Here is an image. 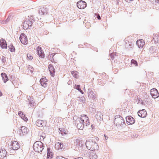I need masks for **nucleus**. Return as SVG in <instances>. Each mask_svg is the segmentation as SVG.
I'll return each instance as SVG.
<instances>
[{
    "mask_svg": "<svg viewBox=\"0 0 159 159\" xmlns=\"http://www.w3.org/2000/svg\"><path fill=\"white\" fill-rule=\"evenodd\" d=\"M75 121L79 129H82L84 125L87 126L90 124L89 117L85 114L80 115Z\"/></svg>",
    "mask_w": 159,
    "mask_h": 159,
    "instance_id": "f257e3e1",
    "label": "nucleus"
},
{
    "mask_svg": "<svg viewBox=\"0 0 159 159\" xmlns=\"http://www.w3.org/2000/svg\"><path fill=\"white\" fill-rule=\"evenodd\" d=\"M86 145L88 149L93 151L98 150L99 148L97 143L91 140L87 141L86 143Z\"/></svg>",
    "mask_w": 159,
    "mask_h": 159,
    "instance_id": "f03ea898",
    "label": "nucleus"
},
{
    "mask_svg": "<svg viewBox=\"0 0 159 159\" xmlns=\"http://www.w3.org/2000/svg\"><path fill=\"white\" fill-rule=\"evenodd\" d=\"M33 148L36 152H41L44 148L43 144L40 141H36L34 143Z\"/></svg>",
    "mask_w": 159,
    "mask_h": 159,
    "instance_id": "7ed1b4c3",
    "label": "nucleus"
},
{
    "mask_svg": "<svg viewBox=\"0 0 159 159\" xmlns=\"http://www.w3.org/2000/svg\"><path fill=\"white\" fill-rule=\"evenodd\" d=\"M114 122L115 124L118 126H121L125 124L124 120L119 115H116L115 116Z\"/></svg>",
    "mask_w": 159,
    "mask_h": 159,
    "instance_id": "20e7f679",
    "label": "nucleus"
},
{
    "mask_svg": "<svg viewBox=\"0 0 159 159\" xmlns=\"http://www.w3.org/2000/svg\"><path fill=\"white\" fill-rule=\"evenodd\" d=\"M28 129L25 126H22L19 130V134L21 136H24L27 134L28 132Z\"/></svg>",
    "mask_w": 159,
    "mask_h": 159,
    "instance_id": "39448f33",
    "label": "nucleus"
},
{
    "mask_svg": "<svg viewBox=\"0 0 159 159\" xmlns=\"http://www.w3.org/2000/svg\"><path fill=\"white\" fill-rule=\"evenodd\" d=\"M11 148L14 150H16L20 148V146L18 142L16 141H12L11 142Z\"/></svg>",
    "mask_w": 159,
    "mask_h": 159,
    "instance_id": "423d86ee",
    "label": "nucleus"
},
{
    "mask_svg": "<svg viewBox=\"0 0 159 159\" xmlns=\"http://www.w3.org/2000/svg\"><path fill=\"white\" fill-rule=\"evenodd\" d=\"M20 39L21 43L23 44L26 45L28 43L27 38L24 34H22L20 37Z\"/></svg>",
    "mask_w": 159,
    "mask_h": 159,
    "instance_id": "0eeeda50",
    "label": "nucleus"
},
{
    "mask_svg": "<svg viewBox=\"0 0 159 159\" xmlns=\"http://www.w3.org/2000/svg\"><path fill=\"white\" fill-rule=\"evenodd\" d=\"M86 3L83 1L81 0L77 3V6L80 9H83L86 7Z\"/></svg>",
    "mask_w": 159,
    "mask_h": 159,
    "instance_id": "6e6552de",
    "label": "nucleus"
},
{
    "mask_svg": "<svg viewBox=\"0 0 159 159\" xmlns=\"http://www.w3.org/2000/svg\"><path fill=\"white\" fill-rule=\"evenodd\" d=\"M150 94L152 97L154 98H157L159 96V93L155 89H152L151 90Z\"/></svg>",
    "mask_w": 159,
    "mask_h": 159,
    "instance_id": "1a4fd4ad",
    "label": "nucleus"
},
{
    "mask_svg": "<svg viewBox=\"0 0 159 159\" xmlns=\"http://www.w3.org/2000/svg\"><path fill=\"white\" fill-rule=\"evenodd\" d=\"M37 50L38 52V54L39 56L42 58H44L45 57V55L41 47L38 46L37 48Z\"/></svg>",
    "mask_w": 159,
    "mask_h": 159,
    "instance_id": "9d476101",
    "label": "nucleus"
},
{
    "mask_svg": "<svg viewBox=\"0 0 159 159\" xmlns=\"http://www.w3.org/2000/svg\"><path fill=\"white\" fill-rule=\"evenodd\" d=\"M126 122L128 125H132L135 122L134 118L130 116H128L126 118Z\"/></svg>",
    "mask_w": 159,
    "mask_h": 159,
    "instance_id": "9b49d317",
    "label": "nucleus"
},
{
    "mask_svg": "<svg viewBox=\"0 0 159 159\" xmlns=\"http://www.w3.org/2000/svg\"><path fill=\"white\" fill-rule=\"evenodd\" d=\"M138 114L139 116L142 118L145 117L147 115L146 111L144 109H143L138 111Z\"/></svg>",
    "mask_w": 159,
    "mask_h": 159,
    "instance_id": "f8f14e48",
    "label": "nucleus"
},
{
    "mask_svg": "<svg viewBox=\"0 0 159 159\" xmlns=\"http://www.w3.org/2000/svg\"><path fill=\"white\" fill-rule=\"evenodd\" d=\"M136 44L139 48H142L145 44V42L143 40L140 39L137 41Z\"/></svg>",
    "mask_w": 159,
    "mask_h": 159,
    "instance_id": "ddd939ff",
    "label": "nucleus"
},
{
    "mask_svg": "<svg viewBox=\"0 0 159 159\" xmlns=\"http://www.w3.org/2000/svg\"><path fill=\"white\" fill-rule=\"evenodd\" d=\"M46 122L43 120H37L36 121V124L38 126L42 127L46 125Z\"/></svg>",
    "mask_w": 159,
    "mask_h": 159,
    "instance_id": "4468645a",
    "label": "nucleus"
},
{
    "mask_svg": "<svg viewBox=\"0 0 159 159\" xmlns=\"http://www.w3.org/2000/svg\"><path fill=\"white\" fill-rule=\"evenodd\" d=\"M48 80L45 78H42L40 79V82L42 86L44 87L47 85Z\"/></svg>",
    "mask_w": 159,
    "mask_h": 159,
    "instance_id": "2eb2a0df",
    "label": "nucleus"
},
{
    "mask_svg": "<svg viewBox=\"0 0 159 159\" xmlns=\"http://www.w3.org/2000/svg\"><path fill=\"white\" fill-rule=\"evenodd\" d=\"M49 70L50 72V75L54 76L55 73V70L52 65H49L48 66Z\"/></svg>",
    "mask_w": 159,
    "mask_h": 159,
    "instance_id": "dca6fc26",
    "label": "nucleus"
},
{
    "mask_svg": "<svg viewBox=\"0 0 159 159\" xmlns=\"http://www.w3.org/2000/svg\"><path fill=\"white\" fill-rule=\"evenodd\" d=\"M63 143L61 142H58L56 143L55 148L57 150H59L62 149L63 148Z\"/></svg>",
    "mask_w": 159,
    "mask_h": 159,
    "instance_id": "f3484780",
    "label": "nucleus"
},
{
    "mask_svg": "<svg viewBox=\"0 0 159 159\" xmlns=\"http://www.w3.org/2000/svg\"><path fill=\"white\" fill-rule=\"evenodd\" d=\"M7 152L5 149H0V158H2L6 155Z\"/></svg>",
    "mask_w": 159,
    "mask_h": 159,
    "instance_id": "a211bd4d",
    "label": "nucleus"
},
{
    "mask_svg": "<svg viewBox=\"0 0 159 159\" xmlns=\"http://www.w3.org/2000/svg\"><path fill=\"white\" fill-rule=\"evenodd\" d=\"M0 46L2 48H6L7 46L6 42L3 39H0Z\"/></svg>",
    "mask_w": 159,
    "mask_h": 159,
    "instance_id": "6ab92c4d",
    "label": "nucleus"
},
{
    "mask_svg": "<svg viewBox=\"0 0 159 159\" xmlns=\"http://www.w3.org/2000/svg\"><path fill=\"white\" fill-rule=\"evenodd\" d=\"M18 115L20 116L21 118L24 121H27L28 120V118L25 116V115L22 111H20L18 112Z\"/></svg>",
    "mask_w": 159,
    "mask_h": 159,
    "instance_id": "aec40b11",
    "label": "nucleus"
},
{
    "mask_svg": "<svg viewBox=\"0 0 159 159\" xmlns=\"http://www.w3.org/2000/svg\"><path fill=\"white\" fill-rule=\"evenodd\" d=\"M2 80L4 83H5L8 80V78L7 74L5 73H2L1 74Z\"/></svg>",
    "mask_w": 159,
    "mask_h": 159,
    "instance_id": "412c9836",
    "label": "nucleus"
},
{
    "mask_svg": "<svg viewBox=\"0 0 159 159\" xmlns=\"http://www.w3.org/2000/svg\"><path fill=\"white\" fill-rule=\"evenodd\" d=\"M153 39L155 43H159V33H157L154 35Z\"/></svg>",
    "mask_w": 159,
    "mask_h": 159,
    "instance_id": "4be33fe9",
    "label": "nucleus"
},
{
    "mask_svg": "<svg viewBox=\"0 0 159 159\" xmlns=\"http://www.w3.org/2000/svg\"><path fill=\"white\" fill-rule=\"evenodd\" d=\"M53 153L52 152H50V150H48V154L47 159H52L53 157Z\"/></svg>",
    "mask_w": 159,
    "mask_h": 159,
    "instance_id": "5701e85b",
    "label": "nucleus"
},
{
    "mask_svg": "<svg viewBox=\"0 0 159 159\" xmlns=\"http://www.w3.org/2000/svg\"><path fill=\"white\" fill-rule=\"evenodd\" d=\"M89 157L90 159H96L97 158V156L95 153L91 152L90 153Z\"/></svg>",
    "mask_w": 159,
    "mask_h": 159,
    "instance_id": "b1692460",
    "label": "nucleus"
},
{
    "mask_svg": "<svg viewBox=\"0 0 159 159\" xmlns=\"http://www.w3.org/2000/svg\"><path fill=\"white\" fill-rule=\"evenodd\" d=\"M71 74L75 78H78L79 77L78 72L76 71H73L71 72Z\"/></svg>",
    "mask_w": 159,
    "mask_h": 159,
    "instance_id": "393cba45",
    "label": "nucleus"
},
{
    "mask_svg": "<svg viewBox=\"0 0 159 159\" xmlns=\"http://www.w3.org/2000/svg\"><path fill=\"white\" fill-rule=\"evenodd\" d=\"M59 130L60 131L61 134L62 135H63L64 134H67L68 131L67 129H59Z\"/></svg>",
    "mask_w": 159,
    "mask_h": 159,
    "instance_id": "a878e982",
    "label": "nucleus"
},
{
    "mask_svg": "<svg viewBox=\"0 0 159 159\" xmlns=\"http://www.w3.org/2000/svg\"><path fill=\"white\" fill-rule=\"evenodd\" d=\"M8 48H9L10 51L11 52H14L15 50V47L13 46V45L12 44H10L8 46Z\"/></svg>",
    "mask_w": 159,
    "mask_h": 159,
    "instance_id": "bb28decb",
    "label": "nucleus"
},
{
    "mask_svg": "<svg viewBox=\"0 0 159 159\" xmlns=\"http://www.w3.org/2000/svg\"><path fill=\"white\" fill-rule=\"evenodd\" d=\"M39 136L40 137V139L41 140H43L45 137V134L43 133H40Z\"/></svg>",
    "mask_w": 159,
    "mask_h": 159,
    "instance_id": "cd10ccee",
    "label": "nucleus"
},
{
    "mask_svg": "<svg viewBox=\"0 0 159 159\" xmlns=\"http://www.w3.org/2000/svg\"><path fill=\"white\" fill-rule=\"evenodd\" d=\"M33 57L30 53H28L27 54V59L31 61L33 59Z\"/></svg>",
    "mask_w": 159,
    "mask_h": 159,
    "instance_id": "c85d7f7f",
    "label": "nucleus"
},
{
    "mask_svg": "<svg viewBox=\"0 0 159 159\" xmlns=\"http://www.w3.org/2000/svg\"><path fill=\"white\" fill-rule=\"evenodd\" d=\"M23 26L24 29H27L30 26L28 24L24 22L23 23Z\"/></svg>",
    "mask_w": 159,
    "mask_h": 159,
    "instance_id": "c756f323",
    "label": "nucleus"
},
{
    "mask_svg": "<svg viewBox=\"0 0 159 159\" xmlns=\"http://www.w3.org/2000/svg\"><path fill=\"white\" fill-rule=\"evenodd\" d=\"M131 64H134L135 66H138L137 62L135 60L132 59L131 60Z\"/></svg>",
    "mask_w": 159,
    "mask_h": 159,
    "instance_id": "7c9ffc66",
    "label": "nucleus"
},
{
    "mask_svg": "<svg viewBox=\"0 0 159 159\" xmlns=\"http://www.w3.org/2000/svg\"><path fill=\"white\" fill-rule=\"evenodd\" d=\"M25 22L30 26H31L32 25V22L30 21V20H26Z\"/></svg>",
    "mask_w": 159,
    "mask_h": 159,
    "instance_id": "2f4dec72",
    "label": "nucleus"
},
{
    "mask_svg": "<svg viewBox=\"0 0 159 159\" xmlns=\"http://www.w3.org/2000/svg\"><path fill=\"white\" fill-rule=\"evenodd\" d=\"M76 89H77L78 90L80 91V92H82V91L81 90L80 88V86L79 85H77V87H76Z\"/></svg>",
    "mask_w": 159,
    "mask_h": 159,
    "instance_id": "473e14b6",
    "label": "nucleus"
},
{
    "mask_svg": "<svg viewBox=\"0 0 159 159\" xmlns=\"http://www.w3.org/2000/svg\"><path fill=\"white\" fill-rule=\"evenodd\" d=\"M57 159H68L61 156H58L57 157Z\"/></svg>",
    "mask_w": 159,
    "mask_h": 159,
    "instance_id": "72a5a7b5",
    "label": "nucleus"
},
{
    "mask_svg": "<svg viewBox=\"0 0 159 159\" xmlns=\"http://www.w3.org/2000/svg\"><path fill=\"white\" fill-rule=\"evenodd\" d=\"M104 136H105V139L106 140H107L108 139V137H106V135H105V134H104Z\"/></svg>",
    "mask_w": 159,
    "mask_h": 159,
    "instance_id": "f704fd0d",
    "label": "nucleus"
},
{
    "mask_svg": "<svg viewBox=\"0 0 159 159\" xmlns=\"http://www.w3.org/2000/svg\"><path fill=\"white\" fill-rule=\"evenodd\" d=\"M91 127H92V129H93L95 127V126L93 125H91Z\"/></svg>",
    "mask_w": 159,
    "mask_h": 159,
    "instance_id": "c9c22d12",
    "label": "nucleus"
},
{
    "mask_svg": "<svg viewBox=\"0 0 159 159\" xmlns=\"http://www.w3.org/2000/svg\"><path fill=\"white\" fill-rule=\"evenodd\" d=\"M126 2H130V1H133V0H125Z\"/></svg>",
    "mask_w": 159,
    "mask_h": 159,
    "instance_id": "e433bc0d",
    "label": "nucleus"
},
{
    "mask_svg": "<svg viewBox=\"0 0 159 159\" xmlns=\"http://www.w3.org/2000/svg\"><path fill=\"white\" fill-rule=\"evenodd\" d=\"M97 18L98 19H101V18H100V16H99V15H98V16H97Z\"/></svg>",
    "mask_w": 159,
    "mask_h": 159,
    "instance_id": "4c0bfd02",
    "label": "nucleus"
},
{
    "mask_svg": "<svg viewBox=\"0 0 159 159\" xmlns=\"http://www.w3.org/2000/svg\"><path fill=\"white\" fill-rule=\"evenodd\" d=\"M74 159H83V158H82L80 157H78L77 158H75Z\"/></svg>",
    "mask_w": 159,
    "mask_h": 159,
    "instance_id": "58836bf2",
    "label": "nucleus"
},
{
    "mask_svg": "<svg viewBox=\"0 0 159 159\" xmlns=\"http://www.w3.org/2000/svg\"><path fill=\"white\" fill-rule=\"evenodd\" d=\"M155 1L157 3L159 2V0H155Z\"/></svg>",
    "mask_w": 159,
    "mask_h": 159,
    "instance_id": "ea45409f",
    "label": "nucleus"
},
{
    "mask_svg": "<svg viewBox=\"0 0 159 159\" xmlns=\"http://www.w3.org/2000/svg\"><path fill=\"white\" fill-rule=\"evenodd\" d=\"M2 94L1 92L0 91V97L2 95Z\"/></svg>",
    "mask_w": 159,
    "mask_h": 159,
    "instance_id": "a19ab883",
    "label": "nucleus"
},
{
    "mask_svg": "<svg viewBox=\"0 0 159 159\" xmlns=\"http://www.w3.org/2000/svg\"><path fill=\"white\" fill-rule=\"evenodd\" d=\"M76 118V116H74V118H73V119H74V120H75V119Z\"/></svg>",
    "mask_w": 159,
    "mask_h": 159,
    "instance_id": "79ce46f5",
    "label": "nucleus"
},
{
    "mask_svg": "<svg viewBox=\"0 0 159 159\" xmlns=\"http://www.w3.org/2000/svg\"><path fill=\"white\" fill-rule=\"evenodd\" d=\"M152 47H151V49H152ZM151 49V48H149V50H150Z\"/></svg>",
    "mask_w": 159,
    "mask_h": 159,
    "instance_id": "37998d69",
    "label": "nucleus"
}]
</instances>
